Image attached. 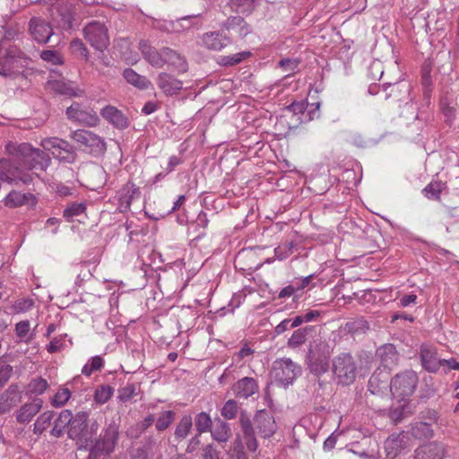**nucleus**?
<instances>
[{"label": "nucleus", "mask_w": 459, "mask_h": 459, "mask_svg": "<svg viewBox=\"0 0 459 459\" xmlns=\"http://www.w3.org/2000/svg\"><path fill=\"white\" fill-rule=\"evenodd\" d=\"M88 413L84 411L78 412L71 422L69 435L71 437L77 439L79 444L78 449H85L89 451L87 459H113L111 454L114 452L118 442L119 428L112 422L108 424L100 433V437L91 442L89 446L82 442V433L87 427Z\"/></svg>", "instance_id": "obj_1"}, {"label": "nucleus", "mask_w": 459, "mask_h": 459, "mask_svg": "<svg viewBox=\"0 0 459 459\" xmlns=\"http://www.w3.org/2000/svg\"><path fill=\"white\" fill-rule=\"evenodd\" d=\"M333 380L337 385H350L358 376L359 367L356 359L350 352H342L333 359Z\"/></svg>", "instance_id": "obj_2"}, {"label": "nucleus", "mask_w": 459, "mask_h": 459, "mask_svg": "<svg viewBox=\"0 0 459 459\" xmlns=\"http://www.w3.org/2000/svg\"><path fill=\"white\" fill-rule=\"evenodd\" d=\"M11 37V33L6 32L0 42V74L3 76H11L14 69L22 66L26 60L25 55L10 43Z\"/></svg>", "instance_id": "obj_3"}, {"label": "nucleus", "mask_w": 459, "mask_h": 459, "mask_svg": "<svg viewBox=\"0 0 459 459\" xmlns=\"http://www.w3.org/2000/svg\"><path fill=\"white\" fill-rule=\"evenodd\" d=\"M418 376L412 370H406L397 374L390 382V393L394 398L403 401L415 391Z\"/></svg>", "instance_id": "obj_4"}, {"label": "nucleus", "mask_w": 459, "mask_h": 459, "mask_svg": "<svg viewBox=\"0 0 459 459\" xmlns=\"http://www.w3.org/2000/svg\"><path fill=\"white\" fill-rule=\"evenodd\" d=\"M301 373V368L289 358L277 359L273 363L272 377L281 386L291 385Z\"/></svg>", "instance_id": "obj_5"}, {"label": "nucleus", "mask_w": 459, "mask_h": 459, "mask_svg": "<svg viewBox=\"0 0 459 459\" xmlns=\"http://www.w3.org/2000/svg\"><path fill=\"white\" fill-rule=\"evenodd\" d=\"M40 145L45 151L49 152L54 158L60 161L73 163L76 159V152L73 145L67 141L58 137L45 138Z\"/></svg>", "instance_id": "obj_6"}, {"label": "nucleus", "mask_w": 459, "mask_h": 459, "mask_svg": "<svg viewBox=\"0 0 459 459\" xmlns=\"http://www.w3.org/2000/svg\"><path fill=\"white\" fill-rule=\"evenodd\" d=\"M70 136L81 146H83L85 151L94 156H100L106 152L104 139L91 131L83 129L75 130L71 133Z\"/></svg>", "instance_id": "obj_7"}, {"label": "nucleus", "mask_w": 459, "mask_h": 459, "mask_svg": "<svg viewBox=\"0 0 459 459\" xmlns=\"http://www.w3.org/2000/svg\"><path fill=\"white\" fill-rule=\"evenodd\" d=\"M83 36L96 50L103 51L109 45L108 29L104 23L100 22H89L83 28Z\"/></svg>", "instance_id": "obj_8"}, {"label": "nucleus", "mask_w": 459, "mask_h": 459, "mask_svg": "<svg viewBox=\"0 0 459 459\" xmlns=\"http://www.w3.org/2000/svg\"><path fill=\"white\" fill-rule=\"evenodd\" d=\"M66 116L68 119L87 126H95L100 122L97 113L92 108L79 102H74L66 108Z\"/></svg>", "instance_id": "obj_9"}, {"label": "nucleus", "mask_w": 459, "mask_h": 459, "mask_svg": "<svg viewBox=\"0 0 459 459\" xmlns=\"http://www.w3.org/2000/svg\"><path fill=\"white\" fill-rule=\"evenodd\" d=\"M47 87L49 91L64 96L80 97L83 95L82 90L75 87L72 82L65 81L56 70L50 72Z\"/></svg>", "instance_id": "obj_10"}, {"label": "nucleus", "mask_w": 459, "mask_h": 459, "mask_svg": "<svg viewBox=\"0 0 459 459\" xmlns=\"http://www.w3.org/2000/svg\"><path fill=\"white\" fill-rule=\"evenodd\" d=\"M420 357L421 365L427 371L436 373L440 369L442 359L437 356L436 347L428 343L421 344L420 349Z\"/></svg>", "instance_id": "obj_11"}, {"label": "nucleus", "mask_w": 459, "mask_h": 459, "mask_svg": "<svg viewBox=\"0 0 459 459\" xmlns=\"http://www.w3.org/2000/svg\"><path fill=\"white\" fill-rule=\"evenodd\" d=\"M231 389L235 397L247 400L258 393L259 385L255 378L244 377L235 382Z\"/></svg>", "instance_id": "obj_12"}, {"label": "nucleus", "mask_w": 459, "mask_h": 459, "mask_svg": "<svg viewBox=\"0 0 459 459\" xmlns=\"http://www.w3.org/2000/svg\"><path fill=\"white\" fill-rule=\"evenodd\" d=\"M255 425L262 437H272L277 429L274 417L266 411H259L255 416Z\"/></svg>", "instance_id": "obj_13"}, {"label": "nucleus", "mask_w": 459, "mask_h": 459, "mask_svg": "<svg viewBox=\"0 0 459 459\" xmlns=\"http://www.w3.org/2000/svg\"><path fill=\"white\" fill-rule=\"evenodd\" d=\"M139 49L143 58L153 67L161 68L165 65V48L157 50L152 47L147 41L141 40L139 42Z\"/></svg>", "instance_id": "obj_14"}, {"label": "nucleus", "mask_w": 459, "mask_h": 459, "mask_svg": "<svg viewBox=\"0 0 459 459\" xmlns=\"http://www.w3.org/2000/svg\"><path fill=\"white\" fill-rule=\"evenodd\" d=\"M100 116L110 125L119 130L128 127V117L117 108L107 105L100 110Z\"/></svg>", "instance_id": "obj_15"}, {"label": "nucleus", "mask_w": 459, "mask_h": 459, "mask_svg": "<svg viewBox=\"0 0 459 459\" xmlns=\"http://www.w3.org/2000/svg\"><path fill=\"white\" fill-rule=\"evenodd\" d=\"M377 356L380 359V365L388 372L391 371L399 361V353L392 343H385L377 350Z\"/></svg>", "instance_id": "obj_16"}, {"label": "nucleus", "mask_w": 459, "mask_h": 459, "mask_svg": "<svg viewBox=\"0 0 459 459\" xmlns=\"http://www.w3.org/2000/svg\"><path fill=\"white\" fill-rule=\"evenodd\" d=\"M408 446V437L403 432L390 435L385 441V450L390 458L396 457Z\"/></svg>", "instance_id": "obj_17"}, {"label": "nucleus", "mask_w": 459, "mask_h": 459, "mask_svg": "<svg viewBox=\"0 0 459 459\" xmlns=\"http://www.w3.org/2000/svg\"><path fill=\"white\" fill-rule=\"evenodd\" d=\"M140 190L133 183L126 184L118 192V206L120 212H126L130 210L132 202L134 198H138Z\"/></svg>", "instance_id": "obj_18"}, {"label": "nucleus", "mask_w": 459, "mask_h": 459, "mask_svg": "<svg viewBox=\"0 0 459 459\" xmlns=\"http://www.w3.org/2000/svg\"><path fill=\"white\" fill-rule=\"evenodd\" d=\"M22 400V394L16 385H11L0 395V414L9 412Z\"/></svg>", "instance_id": "obj_19"}, {"label": "nucleus", "mask_w": 459, "mask_h": 459, "mask_svg": "<svg viewBox=\"0 0 459 459\" xmlns=\"http://www.w3.org/2000/svg\"><path fill=\"white\" fill-rule=\"evenodd\" d=\"M30 30L33 39L39 43H47L53 34L49 23L39 18H32L30 20Z\"/></svg>", "instance_id": "obj_20"}, {"label": "nucleus", "mask_w": 459, "mask_h": 459, "mask_svg": "<svg viewBox=\"0 0 459 459\" xmlns=\"http://www.w3.org/2000/svg\"><path fill=\"white\" fill-rule=\"evenodd\" d=\"M42 406L43 401L40 398H35L31 402L24 403L16 411V420L22 424L30 422L39 412Z\"/></svg>", "instance_id": "obj_21"}, {"label": "nucleus", "mask_w": 459, "mask_h": 459, "mask_svg": "<svg viewBox=\"0 0 459 459\" xmlns=\"http://www.w3.org/2000/svg\"><path fill=\"white\" fill-rule=\"evenodd\" d=\"M203 45L213 51H220L231 43L230 38L221 32L210 31L202 37Z\"/></svg>", "instance_id": "obj_22"}, {"label": "nucleus", "mask_w": 459, "mask_h": 459, "mask_svg": "<svg viewBox=\"0 0 459 459\" xmlns=\"http://www.w3.org/2000/svg\"><path fill=\"white\" fill-rule=\"evenodd\" d=\"M156 83L164 94L169 96L178 94L183 88V82L180 80L167 73H160Z\"/></svg>", "instance_id": "obj_23"}, {"label": "nucleus", "mask_w": 459, "mask_h": 459, "mask_svg": "<svg viewBox=\"0 0 459 459\" xmlns=\"http://www.w3.org/2000/svg\"><path fill=\"white\" fill-rule=\"evenodd\" d=\"M445 448L443 444L431 442L420 446L415 450V459H443Z\"/></svg>", "instance_id": "obj_24"}, {"label": "nucleus", "mask_w": 459, "mask_h": 459, "mask_svg": "<svg viewBox=\"0 0 459 459\" xmlns=\"http://www.w3.org/2000/svg\"><path fill=\"white\" fill-rule=\"evenodd\" d=\"M223 28L228 31H233L239 38L243 39L251 33V26L240 16H231L223 23Z\"/></svg>", "instance_id": "obj_25"}, {"label": "nucleus", "mask_w": 459, "mask_h": 459, "mask_svg": "<svg viewBox=\"0 0 459 459\" xmlns=\"http://www.w3.org/2000/svg\"><path fill=\"white\" fill-rule=\"evenodd\" d=\"M36 199L30 193H21L18 191H11L4 199L5 206L10 208L19 207L24 204H34Z\"/></svg>", "instance_id": "obj_26"}, {"label": "nucleus", "mask_w": 459, "mask_h": 459, "mask_svg": "<svg viewBox=\"0 0 459 459\" xmlns=\"http://www.w3.org/2000/svg\"><path fill=\"white\" fill-rule=\"evenodd\" d=\"M382 372H375L368 380V391L372 394L383 395L390 391V383H388V372L383 376V378L380 377Z\"/></svg>", "instance_id": "obj_27"}, {"label": "nucleus", "mask_w": 459, "mask_h": 459, "mask_svg": "<svg viewBox=\"0 0 459 459\" xmlns=\"http://www.w3.org/2000/svg\"><path fill=\"white\" fill-rule=\"evenodd\" d=\"M212 437L219 443H227L231 436L230 424L216 418L210 430Z\"/></svg>", "instance_id": "obj_28"}, {"label": "nucleus", "mask_w": 459, "mask_h": 459, "mask_svg": "<svg viewBox=\"0 0 459 459\" xmlns=\"http://www.w3.org/2000/svg\"><path fill=\"white\" fill-rule=\"evenodd\" d=\"M73 413L70 410H63L54 421V426L50 431L51 435L59 437L63 435L65 429L71 425Z\"/></svg>", "instance_id": "obj_29"}, {"label": "nucleus", "mask_w": 459, "mask_h": 459, "mask_svg": "<svg viewBox=\"0 0 459 459\" xmlns=\"http://www.w3.org/2000/svg\"><path fill=\"white\" fill-rule=\"evenodd\" d=\"M165 65L174 67L179 72H186L187 69V64L185 58L177 51L165 48Z\"/></svg>", "instance_id": "obj_30"}, {"label": "nucleus", "mask_w": 459, "mask_h": 459, "mask_svg": "<svg viewBox=\"0 0 459 459\" xmlns=\"http://www.w3.org/2000/svg\"><path fill=\"white\" fill-rule=\"evenodd\" d=\"M308 368L311 373L319 377L329 368L328 358L324 355H312L308 359Z\"/></svg>", "instance_id": "obj_31"}, {"label": "nucleus", "mask_w": 459, "mask_h": 459, "mask_svg": "<svg viewBox=\"0 0 459 459\" xmlns=\"http://www.w3.org/2000/svg\"><path fill=\"white\" fill-rule=\"evenodd\" d=\"M123 76L128 83L142 90L148 89L151 83L145 76L138 74L131 68L125 69L123 72Z\"/></svg>", "instance_id": "obj_32"}, {"label": "nucleus", "mask_w": 459, "mask_h": 459, "mask_svg": "<svg viewBox=\"0 0 459 459\" xmlns=\"http://www.w3.org/2000/svg\"><path fill=\"white\" fill-rule=\"evenodd\" d=\"M261 0H230V4L233 11L238 13H251Z\"/></svg>", "instance_id": "obj_33"}, {"label": "nucleus", "mask_w": 459, "mask_h": 459, "mask_svg": "<svg viewBox=\"0 0 459 459\" xmlns=\"http://www.w3.org/2000/svg\"><path fill=\"white\" fill-rule=\"evenodd\" d=\"M199 15H186L172 21L173 33H180L190 30L194 26H199L195 21L197 20Z\"/></svg>", "instance_id": "obj_34"}, {"label": "nucleus", "mask_w": 459, "mask_h": 459, "mask_svg": "<svg viewBox=\"0 0 459 459\" xmlns=\"http://www.w3.org/2000/svg\"><path fill=\"white\" fill-rule=\"evenodd\" d=\"M193 428V420L190 415H185L181 418L175 429V437L178 441L185 439Z\"/></svg>", "instance_id": "obj_35"}, {"label": "nucleus", "mask_w": 459, "mask_h": 459, "mask_svg": "<svg viewBox=\"0 0 459 459\" xmlns=\"http://www.w3.org/2000/svg\"><path fill=\"white\" fill-rule=\"evenodd\" d=\"M411 432L418 439H429L433 437L431 425L427 422H415L411 425Z\"/></svg>", "instance_id": "obj_36"}, {"label": "nucleus", "mask_w": 459, "mask_h": 459, "mask_svg": "<svg viewBox=\"0 0 459 459\" xmlns=\"http://www.w3.org/2000/svg\"><path fill=\"white\" fill-rule=\"evenodd\" d=\"M57 12L59 13L58 15L60 16V19L57 20V18H54V20L56 21L57 26L65 30H71L74 22V14L71 11V4L68 6V4H66L65 10L58 8Z\"/></svg>", "instance_id": "obj_37"}, {"label": "nucleus", "mask_w": 459, "mask_h": 459, "mask_svg": "<svg viewBox=\"0 0 459 459\" xmlns=\"http://www.w3.org/2000/svg\"><path fill=\"white\" fill-rule=\"evenodd\" d=\"M213 421L211 416L204 412H199L195 417V426L199 435L211 430Z\"/></svg>", "instance_id": "obj_38"}, {"label": "nucleus", "mask_w": 459, "mask_h": 459, "mask_svg": "<svg viewBox=\"0 0 459 459\" xmlns=\"http://www.w3.org/2000/svg\"><path fill=\"white\" fill-rule=\"evenodd\" d=\"M53 417L54 413L50 411L41 413L34 423L33 432L37 435L42 434L50 426Z\"/></svg>", "instance_id": "obj_39"}, {"label": "nucleus", "mask_w": 459, "mask_h": 459, "mask_svg": "<svg viewBox=\"0 0 459 459\" xmlns=\"http://www.w3.org/2000/svg\"><path fill=\"white\" fill-rule=\"evenodd\" d=\"M369 329V324L364 318L359 317L345 324V330L351 334H360Z\"/></svg>", "instance_id": "obj_40"}, {"label": "nucleus", "mask_w": 459, "mask_h": 459, "mask_svg": "<svg viewBox=\"0 0 459 459\" xmlns=\"http://www.w3.org/2000/svg\"><path fill=\"white\" fill-rule=\"evenodd\" d=\"M114 394V388L108 385H99L94 392V402L97 404L106 403Z\"/></svg>", "instance_id": "obj_41"}, {"label": "nucleus", "mask_w": 459, "mask_h": 459, "mask_svg": "<svg viewBox=\"0 0 459 459\" xmlns=\"http://www.w3.org/2000/svg\"><path fill=\"white\" fill-rule=\"evenodd\" d=\"M307 327L295 330L287 342L288 347L290 349H296L301 346L307 340Z\"/></svg>", "instance_id": "obj_42"}, {"label": "nucleus", "mask_w": 459, "mask_h": 459, "mask_svg": "<svg viewBox=\"0 0 459 459\" xmlns=\"http://www.w3.org/2000/svg\"><path fill=\"white\" fill-rule=\"evenodd\" d=\"M69 48L72 54L84 61L89 59V51L85 44L80 39H74L70 42Z\"/></svg>", "instance_id": "obj_43"}, {"label": "nucleus", "mask_w": 459, "mask_h": 459, "mask_svg": "<svg viewBox=\"0 0 459 459\" xmlns=\"http://www.w3.org/2000/svg\"><path fill=\"white\" fill-rule=\"evenodd\" d=\"M86 210V204L84 202L81 203H71L67 205V207L64 210L63 216L68 221H72L74 217L79 216L82 214Z\"/></svg>", "instance_id": "obj_44"}, {"label": "nucleus", "mask_w": 459, "mask_h": 459, "mask_svg": "<svg viewBox=\"0 0 459 459\" xmlns=\"http://www.w3.org/2000/svg\"><path fill=\"white\" fill-rule=\"evenodd\" d=\"M30 324L28 320L20 321L15 325V332L17 336L22 342L29 343L32 339V334L30 333Z\"/></svg>", "instance_id": "obj_45"}, {"label": "nucleus", "mask_w": 459, "mask_h": 459, "mask_svg": "<svg viewBox=\"0 0 459 459\" xmlns=\"http://www.w3.org/2000/svg\"><path fill=\"white\" fill-rule=\"evenodd\" d=\"M230 459H247L244 452V446L242 445V438L238 436L235 438L232 446L228 451Z\"/></svg>", "instance_id": "obj_46"}, {"label": "nucleus", "mask_w": 459, "mask_h": 459, "mask_svg": "<svg viewBox=\"0 0 459 459\" xmlns=\"http://www.w3.org/2000/svg\"><path fill=\"white\" fill-rule=\"evenodd\" d=\"M294 247L295 244L293 240H286L275 247L274 255L277 259L284 260L293 253Z\"/></svg>", "instance_id": "obj_47"}, {"label": "nucleus", "mask_w": 459, "mask_h": 459, "mask_svg": "<svg viewBox=\"0 0 459 459\" xmlns=\"http://www.w3.org/2000/svg\"><path fill=\"white\" fill-rule=\"evenodd\" d=\"M175 420V412L173 411H163L156 420V429L163 431L167 429Z\"/></svg>", "instance_id": "obj_48"}, {"label": "nucleus", "mask_w": 459, "mask_h": 459, "mask_svg": "<svg viewBox=\"0 0 459 459\" xmlns=\"http://www.w3.org/2000/svg\"><path fill=\"white\" fill-rule=\"evenodd\" d=\"M48 387V383L45 378L35 377L28 385V390L33 394H42Z\"/></svg>", "instance_id": "obj_49"}, {"label": "nucleus", "mask_w": 459, "mask_h": 459, "mask_svg": "<svg viewBox=\"0 0 459 459\" xmlns=\"http://www.w3.org/2000/svg\"><path fill=\"white\" fill-rule=\"evenodd\" d=\"M238 411V405L236 400H228L221 410V416L226 420H233L236 418Z\"/></svg>", "instance_id": "obj_50"}, {"label": "nucleus", "mask_w": 459, "mask_h": 459, "mask_svg": "<svg viewBox=\"0 0 459 459\" xmlns=\"http://www.w3.org/2000/svg\"><path fill=\"white\" fill-rule=\"evenodd\" d=\"M445 185L441 181H432L426 186L423 192L428 198L438 199Z\"/></svg>", "instance_id": "obj_51"}, {"label": "nucleus", "mask_w": 459, "mask_h": 459, "mask_svg": "<svg viewBox=\"0 0 459 459\" xmlns=\"http://www.w3.org/2000/svg\"><path fill=\"white\" fill-rule=\"evenodd\" d=\"M71 397V392L68 388H60L51 399V404L59 408L64 406Z\"/></svg>", "instance_id": "obj_52"}, {"label": "nucleus", "mask_w": 459, "mask_h": 459, "mask_svg": "<svg viewBox=\"0 0 459 459\" xmlns=\"http://www.w3.org/2000/svg\"><path fill=\"white\" fill-rule=\"evenodd\" d=\"M250 53L247 51L238 52L233 55L221 56V64L223 65H234L239 64L249 56Z\"/></svg>", "instance_id": "obj_53"}, {"label": "nucleus", "mask_w": 459, "mask_h": 459, "mask_svg": "<svg viewBox=\"0 0 459 459\" xmlns=\"http://www.w3.org/2000/svg\"><path fill=\"white\" fill-rule=\"evenodd\" d=\"M239 437L242 438V445L245 444L250 452H255L257 449L258 444L254 430L242 432Z\"/></svg>", "instance_id": "obj_54"}, {"label": "nucleus", "mask_w": 459, "mask_h": 459, "mask_svg": "<svg viewBox=\"0 0 459 459\" xmlns=\"http://www.w3.org/2000/svg\"><path fill=\"white\" fill-rule=\"evenodd\" d=\"M152 27L160 31L173 33V23L171 20H160L151 17Z\"/></svg>", "instance_id": "obj_55"}, {"label": "nucleus", "mask_w": 459, "mask_h": 459, "mask_svg": "<svg viewBox=\"0 0 459 459\" xmlns=\"http://www.w3.org/2000/svg\"><path fill=\"white\" fill-rule=\"evenodd\" d=\"M40 57L52 65H62L63 58L60 53L56 50H43L40 54Z\"/></svg>", "instance_id": "obj_56"}, {"label": "nucleus", "mask_w": 459, "mask_h": 459, "mask_svg": "<svg viewBox=\"0 0 459 459\" xmlns=\"http://www.w3.org/2000/svg\"><path fill=\"white\" fill-rule=\"evenodd\" d=\"M136 387L134 384H127L118 390V399L123 403L130 401L135 395Z\"/></svg>", "instance_id": "obj_57"}, {"label": "nucleus", "mask_w": 459, "mask_h": 459, "mask_svg": "<svg viewBox=\"0 0 459 459\" xmlns=\"http://www.w3.org/2000/svg\"><path fill=\"white\" fill-rule=\"evenodd\" d=\"M441 111L446 117V122L451 124L455 117V108L448 103L447 100L443 99L440 101Z\"/></svg>", "instance_id": "obj_58"}, {"label": "nucleus", "mask_w": 459, "mask_h": 459, "mask_svg": "<svg viewBox=\"0 0 459 459\" xmlns=\"http://www.w3.org/2000/svg\"><path fill=\"white\" fill-rule=\"evenodd\" d=\"M34 306V301L30 299H20L13 305V310L15 313H24L31 309Z\"/></svg>", "instance_id": "obj_59"}, {"label": "nucleus", "mask_w": 459, "mask_h": 459, "mask_svg": "<svg viewBox=\"0 0 459 459\" xmlns=\"http://www.w3.org/2000/svg\"><path fill=\"white\" fill-rule=\"evenodd\" d=\"M299 62L297 59L284 58L279 62V66L283 72L288 73L287 75L294 73L299 66Z\"/></svg>", "instance_id": "obj_60"}, {"label": "nucleus", "mask_w": 459, "mask_h": 459, "mask_svg": "<svg viewBox=\"0 0 459 459\" xmlns=\"http://www.w3.org/2000/svg\"><path fill=\"white\" fill-rule=\"evenodd\" d=\"M307 108V102L305 100L300 101H293L290 105H289L286 108L290 112L293 113L296 116H304V112Z\"/></svg>", "instance_id": "obj_61"}, {"label": "nucleus", "mask_w": 459, "mask_h": 459, "mask_svg": "<svg viewBox=\"0 0 459 459\" xmlns=\"http://www.w3.org/2000/svg\"><path fill=\"white\" fill-rule=\"evenodd\" d=\"M65 336H57V337H54L50 342L47 345V351L49 352V353H56V352H58L64 346V339H65Z\"/></svg>", "instance_id": "obj_62"}, {"label": "nucleus", "mask_w": 459, "mask_h": 459, "mask_svg": "<svg viewBox=\"0 0 459 459\" xmlns=\"http://www.w3.org/2000/svg\"><path fill=\"white\" fill-rule=\"evenodd\" d=\"M255 351L251 349L247 344H245L233 357V359L239 362L244 359H250Z\"/></svg>", "instance_id": "obj_63"}, {"label": "nucleus", "mask_w": 459, "mask_h": 459, "mask_svg": "<svg viewBox=\"0 0 459 459\" xmlns=\"http://www.w3.org/2000/svg\"><path fill=\"white\" fill-rule=\"evenodd\" d=\"M203 457L204 459H221L219 451L212 444L204 448Z\"/></svg>", "instance_id": "obj_64"}]
</instances>
